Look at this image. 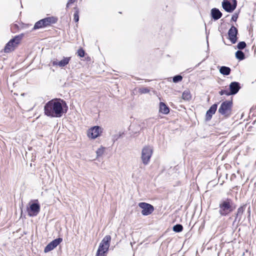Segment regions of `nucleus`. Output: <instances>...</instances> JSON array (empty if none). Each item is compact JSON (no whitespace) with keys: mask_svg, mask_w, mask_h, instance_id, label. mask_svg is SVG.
<instances>
[{"mask_svg":"<svg viewBox=\"0 0 256 256\" xmlns=\"http://www.w3.org/2000/svg\"><path fill=\"white\" fill-rule=\"evenodd\" d=\"M68 106L64 100L54 98L48 102L44 106V114L50 118H60L67 112Z\"/></svg>","mask_w":256,"mask_h":256,"instance_id":"1","label":"nucleus"},{"mask_svg":"<svg viewBox=\"0 0 256 256\" xmlns=\"http://www.w3.org/2000/svg\"><path fill=\"white\" fill-rule=\"evenodd\" d=\"M218 208V212L220 216H226L236 208V205L232 200L226 198L220 201Z\"/></svg>","mask_w":256,"mask_h":256,"instance_id":"2","label":"nucleus"},{"mask_svg":"<svg viewBox=\"0 0 256 256\" xmlns=\"http://www.w3.org/2000/svg\"><path fill=\"white\" fill-rule=\"evenodd\" d=\"M111 236L110 235L105 236L100 242L96 252V256H106L108 251Z\"/></svg>","mask_w":256,"mask_h":256,"instance_id":"3","label":"nucleus"},{"mask_svg":"<svg viewBox=\"0 0 256 256\" xmlns=\"http://www.w3.org/2000/svg\"><path fill=\"white\" fill-rule=\"evenodd\" d=\"M232 101L225 100L223 102L218 110V112L225 118H228L232 114Z\"/></svg>","mask_w":256,"mask_h":256,"instance_id":"4","label":"nucleus"},{"mask_svg":"<svg viewBox=\"0 0 256 256\" xmlns=\"http://www.w3.org/2000/svg\"><path fill=\"white\" fill-rule=\"evenodd\" d=\"M58 21V18L54 16H49L42 19L37 22L34 25L33 30H37L50 26L52 24H56Z\"/></svg>","mask_w":256,"mask_h":256,"instance_id":"5","label":"nucleus"},{"mask_svg":"<svg viewBox=\"0 0 256 256\" xmlns=\"http://www.w3.org/2000/svg\"><path fill=\"white\" fill-rule=\"evenodd\" d=\"M152 152L153 150L150 146H145L142 149L141 158L142 163L144 165L148 164L150 158L152 156Z\"/></svg>","mask_w":256,"mask_h":256,"instance_id":"6","label":"nucleus"},{"mask_svg":"<svg viewBox=\"0 0 256 256\" xmlns=\"http://www.w3.org/2000/svg\"><path fill=\"white\" fill-rule=\"evenodd\" d=\"M30 206L27 208L28 214L30 216H36L40 211V204L38 200H36L32 203H29Z\"/></svg>","mask_w":256,"mask_h":256,"instance_id":"7","label":"nucleus"},{"mask_svg":"<svg viewBox=\"0 0 256 256\" xmlns=\"http://www.w3.org/2000/svg\"><path fill=\"white\" fill-rule=\"evenodd\" d=\"M237 6L236 0H223L222 8L228 12H232Z\"/></svg>","mask_w":256,"mask_h":256,"instance_id":"8","label":"nucleus"},{"mask_svg":"<svg viewBox=\"0 0 256 256\" xmlns=\"http://www.w3.org/2000/svg\"><path fill=\"white\" fill-rule=\"evenodd\" d=\"M138 206L142 209L141 213L144 216H148L154 210V206L149 204L142 202L138 204Z\"/></svg>","mask_w":256,"mask_h":256,"instance_id":"9","label":"nucleus"},{"mask_svg":"<svg viewBox=\"0 0 256 256\" xmlns=\"http://www.w3.org/2000/svg\"><path fill=\"white\" fill-rule=\"evenodd\" d=\"M238 30L234 26H232L228 31V39L232 44H236L238 39Z\"/></svg>","mask_w":256,"mask_h":256,"instance_id":"10","label":"nucleus"},{"mask_svg":"<svg viewBox=\"0 0 256 256\" xmlns=\"http://www.w3.org/2000/svg\"><path fill=\"white\" fill-rule=\"evenodd\" d=\"M62 241V238H58L53 240L45 247L44 249V252L46 253L52 250L54 248H56Z\"/></svg>","mask_w":256,"mask_h":256,"instance_id":"11","label":"nucleus"},{"mask_svg":"<svg viewBox=\"0 0 256 256\" xmlns=\"http://www.w3.org/2000/svg\"><path fill=\"white\" fill-rule=\"evenodd\" d=\"M101 128L99 126H94L88 130V136L89 138L94 139L98 137L100 133L102 132L100 130Z\"/></svg>","mask_w":256,"mask_h":256,"instance_id":"12","label":"nucleus"},{"mask_svg":"<svg viewBox=\"0 0 256 256\" xmlns=\"http://www.w3.org/2000/svg\"><path fill=\"white\" fill-rule=\"evenodd\" d=\"M218 105V104H213L207 110L205 116V120L206 121H210L212 119V115L215 114L217 110Z\"/></svg>","mask_w":256,"mask_h":256,"instance_id":"13","label":"nucleus"},{"mask_svg":"<svg viewBox=\"0 0 256 256\" xmlns=\"http://www.w3.org/2000/svg\"><path fill=\"white\" fill-rule=\"evenodd\" d=\"M230 94L234 95L236 94L240 88V84L238 82H232L230 86Z\"/></svg>","mask_w":256,"mask_h":256,"instance_id":"14","label":"nucleus"},{"mask_svg":"<svg viewBox=\"0 0 256 256\" xmlns=\"http://www.w3.org/2000/svg\"><path fill=\"white\" fill-rule=\"evenodd\" d=\"M210 14L212 18L214 20H216L220 19L222 16V13L217 8H213L211 10Z\"/></svg>","mask_w":256,"mask_h":256,"instance_id":"15","label":"nucleus"},{"mask_svg":"<svg viewBox=\"0 0 256 256\" xmlns=\"http://www.w3.org/2000/svg\"><path fill=\"white\" fill-rule=\"evenodd\" d=\"M246 205H243L240 206L237 210V212L236 214L234 220L233 222L234 224L235 222L238 220V222H240L241 220L242 216L244 212L246 209Z\"/></svg>","mask_w":256,"mask_h":256,"instance_id":"16","label":"nucleus"},{"mask_svg":"<svg viewBox=\"0 0 256 256\" xmlns=\"http://www.w3.org/2000/svg\"><path fill=\"white\" fill-rule=\"evenodd\" d=\"M159 112H160L166 114L169 113L170 108L165 103L163 102H160Z\"/></svg>","mask_w":256,"mask_h":256,"instance_id":"17","label":"nucleus"},{"mask_svg":"<svg viewBox=\"0 0 256 256\" xmlns=\"http://www.w3.org/2000/svg\"><path fill=\"white\" fill-rule=\"evenodd\" d=\"M16 46L14 45V44L10 40L6 45L4 48V52H10L12 50H14V48L16 47Z\"/></svg>","mask_w":256,"mask_h":256,"instance_id":"18","label":"nucleus"},{"mask_svg":"<svg viewBox=\"0 0 256 256\" xmlns=\"http://www.w3.org/2000/svg\"><path fill=\"white\" fill-rule=\"evenodd\" d=\"M231 69L228 66H222L220 68V72L224 76H228L230 74Z\"/></svg>","mask_w":256,"mask_h":256,"instance_id":"19","label":"nucleus"},{"mask_svg":"<svg viewBox=\"0 0 256 256\" xmlns=\"http://www.w3.org/2000/svg\"><path fill=\"white\" fill-rule=\"evenodd\" d=\"M70 60V57H64V58L58 62V66L60 67H64L67 65Z\"/></svg>","mask_w":256,"mask_h":256,"instance_id":"20","label":"nucleus"},{"mask_svg":"<svg viewBox=\"0 0 256 256\" xmlns=\"http://www.w3.org/2000/svg\"><path fill=\"white\" fill-rule=\"evenodd\" d=\"M24 36V34H20L15 36L13 38L11 39L10 40L14 44V45H16V46L18 44H20Z\"/></svg>","mask_w":256,"mask_h":256,"instance_id":"21","label":"nucleus"},{"mask_svg":"<svg viewBox=\"0 0 256 256\" xmlns=\"http://www.w3.org/2000/svg\"><path fill=\"white\" fill-rule=\"evenodd\" d=\"M235 56L236 58L240 60H243L246 58L244 53L240 50L236 51Z\"/></svg>","mask_w":256,"mask_h":256,"instance_id":"22","label":"nucleus"},{"mask_svg":"<svg viewBox=\"0 0 256 256\" xmlns=\"http://www.w3.org/2000/svg\"><path fill=\"white\" fill-rule=\"evenodd\" d=\"M182 98L184 100H189L192 98V96L190 92L188 90H184L182 94Z\"/></svg>","mask_w":256,"mask_h":256,"instance_id":"23","label":"nucleus"},{"mask_svg":"<svg viewBox=\"0 0 256 256\" xmlns=\"http://www.w3.org/2000/svg\"><path fill=\"white\" fill-rule=\"evenodd\" d=\"M74 19L76 22H78L79 20V9L78 7L74 8Z\"/></svg>","mask_w":256,"mask_h":256,"instance_id":"24","label":"nucleus"},{"mask_svg":"<svg viewBox=\"0 0 256 256\" xmlns=\"http://www.w3.org/2000/svg\"><path fill=\"white\" fill-rule=\"evenodd\" d=\"M173 230L176 232H180L183 230V226L180 224H176L173 226Z\"/></svg>","mask_w":256,"mask_h":256,"instance_id":"25","label":"nucleus"},{"mask_svg":"<svg viewBox=\"0 0 256 256\" xmlns=\"http://www.w3.org/2000/svg\"><path fill=\"white\" fill-rule=\"evenodd\" d=\"M182 80V76L180 74L174 76L172 78V81L174 83H177L181 82Z\"/></svg>","mask_w":256,"mask_h":256,"instance_id":"26","label":"nucleus"},{"mask_svg":"<svg viewBox=\"0 0 256 256\" xmlns=\"http://www.w3.org/2000/svg\"><path fill=\"white\" fill-rule=\"evenodd\" d=\"M246 44L244 42H240L237 44V48L242 50L246 48Z\"/></svg>","mask_w":256,"mask_h":256,"instance_id":"27","label":"nucleus"},{"mask_svg":"<svg viewBox=\"0 0 256 256\" xmlns=\"http://www.w3.org/2000/svg\"><path fill=\"white\" fill-rule=\"evenodd\" d=\"M124 134V132H120L118 134H116L112 136V140L114 142L116 141L118 139L122 137V135Z\"/></svg>","mask_w":256,"mask_h":256,"instance_id":"28","label":"nucleus"},{"mask_svg":"<svg viewBox=\"0 0 256 256\" xmlns=\"http://www.w3.org/2000/svg\"><path fill=\"white\" fill-rule=\"evenodd\" d=\"M104 152V148H99L96 152V154L98 156H102Z\"/></svg>","mask_w":256,"mask_h":256,"instance_id":"29","label":"nucleus"},{"mask_svg":"<svg viewBox=\"0 0 256 256\" xmlns=\"http://www.w3.org/2000/svg\"><path fill=\"white\" fill-rule=\"evenodd\" d=\"M140 94H147L150 92V90L147 88H140Z\"/></svg>","mask_w":256,"mask_h":256,"instance_id":"30","label":"nucleus"},{"mask_svg":"<svg viewBox=\"0 0 256 256\" xmlns=\"http://www.w3.org/2000/svg\"><path fill=\"white\" fill-rule=\"evenodd\" d=\"M78 56H80V57L83 58L84 56L85 52L83 49L80 48L78 50Z\"/></svg>","mask_w":256,"mask_h":256,"instance_id":"31","label":"nucleus"},{"mask_svg":"<svg viewBox=\"0 0 256 256\" xmlns=\"http://www.w3.org/2000/svg\"><path fill=\"white\" fill-rule=\"evenodd\" d=\"M219 94L220 96H222L223 94H226V96L230 95V92H228L227 90H222L220 91Z\"/></svg>","mask_w":256,"mask_h":256,"instance_id":"32","label":"nucleus"},{"mask_svg":"<svg viewBox=\"0 0 256 256\" xmlns=\"http://www.w3.org/2000/svg\"><path fill=\"white\" fill-rule=\"evenodd\" d=\"M238 18V14L236 13L232 15V18H231V20L234 21V22H236Z\"/></svg>","mask_w":256,"mask_h":256,"instance_id":"33","label":"nucleus"},{"mask_svg":"<svg viewBox=\"0 0 256 256\" xmlns=\"http://www.w3.org/2000/svg\"><path fill=\"white\" fill-rule=\"evenodd\" d=\"M76 0H68L66 4V8H68L69 6L74 4Z\"/></svg>","mask_w":256,"mask_h":256,"instance_id":"34","label":"nucleus"},{"mask_svg":"<svg viewBox=\"0 0 256 256\" xmlns=\"http://www.w3.org/2000/svg\"><path fill=\"white\" fill-rule=\"evenodd\" d=\"M52 65L54 66H58V62H57L56 60H54L52 62Z\"/></svg>","mask_w":256,"mask_h":256,"instance_id":"35","label":"nucleus"}]
</instances>
